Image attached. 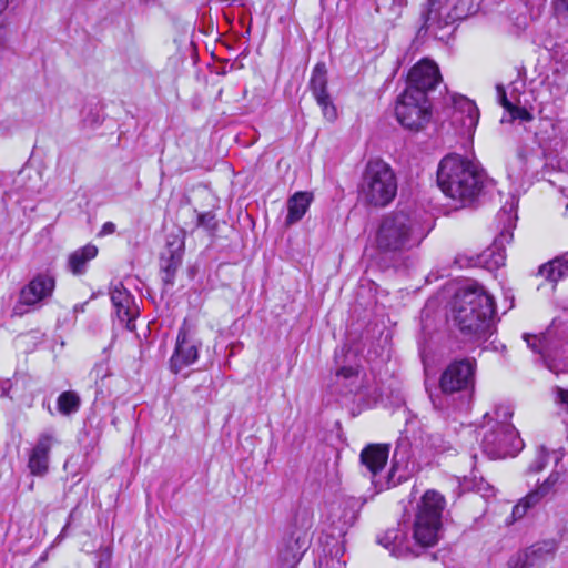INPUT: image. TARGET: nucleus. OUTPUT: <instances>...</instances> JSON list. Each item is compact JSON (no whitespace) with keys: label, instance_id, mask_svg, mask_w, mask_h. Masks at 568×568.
Returning a JSON list of instances; mask_svg holds the SVG:
<instances>
[{"label":"nucleus","instance_id":"9b49d317","mask_svg":"<svg viewBox=\"0 0 568 568\" xmlns=\"http://www.w3.org/2000/svg\"><path fill=\"white\" fill-rule=\"evenodd\" d=\"M498 219L505 223L504 229L489 247L477 254V264H479V267L488 271H495L505 264L506 253L504 245L511 241V231L515 227L510 212L503 210L498 214Z\"/></svg>","mask_w":568,"mask_h":568},{"label":"nucleus","instance_id":"7ed1b4c3","mask_svg":"<svg viewBox=\"0 0 568 568\" xmlns=\"http://www.w3.org/2000/svg\"><path fill=\"white\" fill-rule=\"evenodd\" d=\"M432 226L404 211L392 212L381 220L375 243L382 253H403L418 247Z\"/></svg>","mask_w":568,"mask_h":568},{"label":"nucleus","instance_id":"473e14b6","mask_svg":"<svg viewBox=\"0 0 568 568\" xmlns=\"http://www.w3.org/2000/svg\"><path fill=\"white\" fill-rule=\"evenodd\" d=\"M196 226L214 230L216 226L215 214L212 212L199 213Z\"/></svg>","mask_w":568,"mask_h":568},{"label":"nucleus","instance_id":"6ab92c4d","mask_svg":"<svg viewBox=\"0 0 568 568\" xmlns=\"http://www.w3.org/2000/svg\"><path fill=\"white\" fill-rule=\"evenodd\" d=\"M363 386V379L356 365H342L334 375L332 392L341 395L356 394Z\"/></svg>","mask_w":568,"mask_h":568},{"label":"nucleus","instance_id":"dca6fc26","mask_svg":"<svg viewBox=\"0 0 568 568\" xmlns=\"http://www.w3.org/2000/svg\"><path fill=\"white\" fill-rule=\"evenodd\" d=\"M562 481V474L559 470L551 471V474L538 486L537 489L528 493L514 506L513 517L515 519L524 517L530 507L537 505L542 498L554 494L557 486Z\"/></svg>","mask_w":568,"mask_h":568},{"label":"nucleus","instance_id":"b1692460","mask_svg":"<svg viewBox=\"0 0 568 568\" xmlns=\"http://www.w3.org/2000/svg\"><path fill=\"white\" fill-rule=\"evenodd\" d=\"M98 254V247L92 244L74 251L70 254L68 264L70 271L75 275H81L85 272L88 263L93 260Z\"/></svg>","mask_w":568,"mask_h":568},{"label":"nucleus","instance_id":"bb28decb","mask_svg":"<svg viewBox=\"0 0 568 568\" xmlns=\"http://www.w3.org/2000/svg\"><path fill=\"white\" fill-rule=\"evenodd\" d=\"M57 405L62 415H70L79 410L80 397L77 393L67 390L59 395Z\"/></svg>","mask_w":568,"mask_h":568},{"label":"nucleus","instance_id":"39448f33","mask_svg":"<svg viewBox=\"0 0 568 568\" xmlns=\"http://www.w3.org/2000/svg\"><path fill=\"white\" fill-rule=\"evenodd\" d=\"M397 193V182L390 166L382 160H371L358 186L359 199L367 205L384 207Z\"/></svg>","mask_w":568,"mask_h":568},{"label":"nucleus","instance_id":"a19ab883","mask_svg":"<svg viewBox=\"0 0 568 568\" xmlns=\"http://www.w3.org/2000/svg\"><path fill=\"white\" fill-rule=\"evenodd\" d=\"M13 384L10 381L1 382L0 384V396L1 397H11L10 390L12 389Z\"/></svg>","mask_w":568,"mask_h":568},{"label":"nucleus","instance_id":"37998d69","mask_svg":"<svg viewBox=\"0 0 568 568\" xmlns=\"http://www.w3.org/2000/svg\"><path fill=\"white\" fill-rule=\"evenodd\" d=\"M8 6V0H0V14L3 12V10Z\"/></svg>","mask_w":568,"mask_h":568},{"label":"nucleus","instance_id":"5701e85b","mask_svg":"<svg viewBox=\"0 0 568 568\" xmlns=\"http://www.w3.org/2000/svg\"><path fill=\"white\" fill-rule=\"evenodd\" d=\"M313 201L312 193L296 192L287 200L286 225H293L302 220Z\"/></svg>","mask_w":568,"mask_h":568},{"label":"nucleus","instance_id":"423d86ee","mask_svg":"<svg viewBox=\"0 0 568 568\" xmlns=\"http://www.w3.org/2000/svg\"><path fill=\"white\" fill-rule=\"evenodd\" d=\"M388 444H369L363 448L359 455L361 464L364 467V475H368L373 485L377 489H384L390 485H396L394 480L395 473L399 462H405L407 456V439L400 438L395 447L393 466L387 477H382L381 473L384 470L388 456Z\"/></svg>","mask_w":568,"mask_h":568},{"label":"nucleus","instance_id":"ddd939ff","mask_svg":"<svg viewBox=\"0 0 568 568\" xmlns=\"http://www.w3.org/2000/svg\"><path fill=\"white\" fill-rule=\"evenodd\" d=\"M377 542L396 558L417 557L423 548L415 539L412 540L408 537L406 529L400 527L386 530L377 538Z\"/></svg>","mask_w":568,"mask_h":568},{"label":"nucleus","instance_id":"f8f14e48","mask_svg":"<svg viewBox=\"0 0 568 568\" xmlns=\"http://www.w3.org/2000/svg\"><path fill=\"white\" fill-rule=\"evenodd\" d=\"M440 80L438 65L428 59H423L410 69L405 91H412L416 95L420 92L427 97Z\"/></svg>","mask_w":568,"mask_h":568},{"label":"nucleus","instance_id":"6e6552de","mask_svg":"<svg viewBox=\"0 0 568 568\" xmlns=\"http://www.w3.org/2000/svg\"><path fill=\"white\" fill-rule=\"evenodd\" d=\"M395 115L403 128L418 132L430 121L429 101L420 92L416 95L412 91H404L397 99Z\"/></svg>","mask_w":568,"mask_h":568},{"label":"nucleus","instance_id":"58836bf2","mask_svg":"<svg viewBox=\"0 0 568 568\" xmlns=\"http://www.w3.org/2000/svg\"><path fill=\"white\" fill-rule=\"evenodd\" d=\"M551 262L552 265H555L556 267H558L559 271H561L564 277H568V253L554 258Z\"/></svg>","mask_w":568,"mask_h":568},{"label":"nucleus","instance_id":"f257e3e1","mask_svg":"<svg viewBox=\"0 0 568 568\" xmlns=\"http://www.w3.org/2000/svg\"><path fill=\"white\" fill-rule=\"evenodd\" d=\"M494 315V297L478 283H467L456 292L452 316L464 335L487 339L493 334Z\"/></svg>","mask_w":568,"mask_h":568},{"label":"nucleus","instance_id":"7c9ffc66","mask_svg":"<svg viewBox=\"0 0 568 568\" xmlns=\"http://www.w3.org/2000/svg\"><path fill=\"white\" fill-rule=\"evenodd\" d=\"M454 263L459 268H468V267H479L477 264V254H468V253H458L454 260Z\"/></svg>","mask_w":568,"mask_h":568},{"label":"nucleus","instance_id":"393cba45","mask_svg":"<svg viewBox=\"0 0 568 568\" xmlns=\"http://www.w3.org/2000/svg\"><path fill=\"white\" fill-rule=\"evenodd\" d=\"M524 339L532 352L538 353L541 356L546 367L549 371L554 372L555 374L559 373L557 363L548 355V347L545 336L524 334Z\"/></svg>","mask_w":568,"mask_h":568},{"label":"nucleus","instance_id":"20e7f679","mask_svg":"<svg viewBox=\"0 0 568 568\" xmlns=\"http://www.w3.org/2000/svg\"><path fill=\"white\" fill-rule=\"evenodd\" d=\"M513 412L509 406L500 405L484 416L481 446L484 453L493 459L515 456L523 448L518 432L509 423Z\"/></svg>","mask_w":568,"mask_h":568},{"label":"nucleus","instance_id":"1a4fd4ad","mask_svg":"<svg viewBox=\"0 0 568 568\" xmlns=\"http://www.w3.org/2000/svg\"><path fill=\"white\" fill-rule=\"evenodd\" d=\"M476 361L463 358L450 363L442 373L439 386L443 393H468L474 388Z\"/></svg>","mask_w":568,"mask_h":568},{"label":"nucleus","instance_id":"a18cd8bd","mask_svg":"<svg viewBox=\"0 0 568 568\" xmlns=\"http://www.w3.org/2000/svg\"><path fill=\"white\" fill-rule=\"evenodd\" d=\"M333 525H337V526H338V521H337V523H336V521H333Z\"/></svg>","mask_w":568,"mask_h":568},{"label":"nucleus","instance_id":"c03bdc74","mask_svg":"<svg viewBox=\"0 0 568 568\" xmlns=\"http://www.w3.org/2000/svg\"><path fill=\"white\" fill-rule=\"evenodd\" d=\"M33 485H34V483H33V481L29 485V489H30V490H32V489H33Z\"/></svg>","mask_w":568,"mask_h":568},{"label":"nucleus","instance_id":"4468645a","mask_svg":"<svg viewBox=\"0 0 568 568\" xmlns=\"http://www.w3.org/2000/svg\"><path fill=\"white\" fill-rule=\"evenodd\" d=\"M310 88L317 104L322 108L325 119L334 121L337 118L336 108L327 92V69L325 63H317L311 75Z\"/></svg>","mask_w":568,"mask_h":568},{"label":"nucleus","instance_id":"0eeeda50","mask_svg":"<svg viewBox=\"0 0 568 568\" xmlns=\"http://www.w3.org/2000/svg\"><path fill=\"white\" fill-rule=\"evenodd\" d=\"M445 506V497L434 489L426 490L417 504L413 539L422 547H432L437 542Z\"/></svg>","mask_w":568,"mask_h":568},{"label":"nucleus","instance_id":"2eb2a0df","mask_svg":"<svg viewBox=\"0 0 568 568\" xmlns=\"http://www.w3.org/2000/svg\"><path fill=\"white\" fill-rule=\"evenodd\" d=\"M55 443L58 440L51 432H44L39 435L28 455V469L32 476L44 477L48 474L50 452Z\"/></svg>","mask_w":568,"mask_h":568},{"label":"nucleus","instance_id":"cd10ccee","mask_svg":"<svg viewBox=\"0 0 568 568\" xmlns=\"http://www.w3.org/2000/svg\"><path fill=\"white\" fill-rule=\"evenodd\" d=\"M425 445L437 454L453 449V443L440 433L428 434Z\"/></svg>","mask_w":568,"mask_h":568},{"label":"nucleus","instance_id":"f03ea898","mask_svg":"<svg viewBox=\"0 0 568 568\" xmlns=\"http://www.w3.org/2000/svg\"><path fill=\"white\" fill-rule=\"evenodd\" d=\"M485 173L479 165L458 154L445 156L437 170L443 193L463 206L471 204L484 187Z\"/></svg>","mask_w":568,"mask_h":568},{"label":"nucleus","instance_id":"2f4dec72","mask_svg":"<svg viewBox=\"0 0 568 568\" xmlns=\"http://www.w3.org/2000/svg\"><path fill=\"white\" fill-rule=\"evenodd\" d=\"M464 108L467 111V120L468 122L465 123L468 128L475 126L478 122L479 118V110L476 106V104L469 100L464 101Z\"/></svg>","mask_w":568,"mask_h":568},{"label":"nucleus","instance_id":"f3484780","mask_svg":"<svg viewBox=\"0 0 568 568\" xmlns=\"http://www.w3.org/2000/svg\"><path fill=\"white\" fill-rule=\"evenodd\" d=\"M184 242L179 237L168 241L166 248L161 255L162 282L165 288L174 285L178 270L182 264Z\"/></svg>","mask_w":568,"mask_h":568},{"label":"nucleus","instance_id":"aec40b11","mask_svg":"<svg viewBox=\"0 0 568 568\" xmlns=\"http://www.w3.org/2000/svg\"><path fill=\"white\" fill-rule=\"evenodd\" d=\"M307 538L304 532H292L280 549V561L282 568H294L302 559L307 549Z\"/></svg>","mask_w":568,"mask_h":568},{"label":"nucleus","instance_id":"a878e982","mask_svg":"<svg viewBox=\"0 0 568 568\" xmlns=\"http://www.w3.org/2000/svg\"><path fill=\"white\" fill-rule=\"evenodd\" d=\"M542 556V547L536 545L514 556L508 565L509 568H531L538 565Z\"/></svg>","mask_w":568,"mask_h":568},{"label":"nucleus","instance_id":"4be33fe9","mask_svg":"<svg viewBox=\"0 0 568 568\" xmlns=\"http://www.w3.org/2000/svg\"><path fill=\"white\" fill-rule=\"evenodd\" d=\"M363 505L364 500L362 498L346 496L341 499L338 505V510L341 511L338 516L339 531H343L355 524Z\"/></svg>","mask_w":568,"mask_h":568},{"label":"nucleus","instance_id":"c85d7f7f","mask_svg":"<svg viewBox=\"0 0 568 568\" xmlns=\"http://www.w3.org/2000/svg\"><path fill=\"white\" fill-rule=\"evenodd\" d=\"M548 458H549V453L544 447H540L537 450L535 459L528 466L527 473L528 474H537V473L541 471L548 464Z\"/></svg>","mask_w":568,"mask_h":568},{"label":"nucleus","instance_id":"c756f323","mask_svg":"<svg viewBox=\"0 0 568 568\" xmlns=\"http://www.w3.org/2000/svg\"><path fill=\"white\" fill-rule=\"evenodd\" d=\"M539 275L545 277L548 282L556 284L558 281L564 278L561 271L558 270L555 265H552V262H548L542 264L539 267Z\"/></svg>","mask_w":568,"mask_h":568},{"label":"nucleus","instance_id":"f704fd0d","mask_svg":"<svg viewBox=\"0 0 568 568\" xmlns=\"http://www.w3.org/2000/svg\"><path fill=\"white\" fill-rule=\"evenodd\" d=\"M551 6L556 17L568 19V0H552Z\"/></svg>","mask_w":568,"mask_h":568},{"label":"nucleus","instance_id":"a211bd4d","mask_svg":"<svg viewBox=\"0 0 568 568\" xmlns=\"http://www.w3.org/2000/svg\"><path fill=\"white\" fill-rule=\"evenodd\" d=\"M55 282L50 275L39 274L33 277L20 292V302L24 305H36L50 297Z\"/></svg>","mask_w":568,"mask_h":568},{"label":"nucleus","instance_id":"c9c22d12","mask_svg":"<svg viewBox=\"0 0 568 568\" xmlns=\"http://www.w3.org/2000/svg\"><path fill=\"white\" fill-rule=\"evenodd\" d=\"M436 4V0H428V6L429 8L427 9L426 12H423L422 13V19H423V26L420 29H426L428 30L434 21H435V18L433 17V7ZM422 30H419L420 32Z\"/></svg>","mask_w":568,"mask_h":568},{"label":"nucleus","instance_id":"e433bc0d","mask_svg":"<svg viewBox=\"0 0 568 568\" xmlns=\"http://www.w3.org/2000/svg\"><path fill=\"white\" fill-rule=\"evenodd\" d=\"M407 6V0H392L389 12L393 19L402 16L404 8Z\"/></svg>","mask_w":568,"mask_h":568},{"label":"nucleus","instance_id":"4c0bfd02","mask_svg":"<svg viewBox=\"0 0 568 568\" xmlns=\"http://www.w3.org/2000/svg\"><path fill=\"white\" fill-rule=\"evenodd\" d=\"M497 100L508 111L513 108V103L508 100L505 88L501 84L496 85Z\"/></svg>","mask_w":568,"mask_h":568},{"label":"nucleus","instance_id":"ea45409f","mask_svg":"<svg viewBox=\"0 0 568 568\" xmlns=\"http://www.w3.org/2000/svg\"><path fill=\"white\" fill-rule=\"evenodd\" d=\"M556 398L568 412V389L557 387Z\"/></svg>","mask_w":568,"mask_h":568},{"label":"nucleus","instance_id":"9d476101","mask_svg":"<svg viewBox=\"0 0 568 568\" xmlns=\"http://www.w3.org/2000/svg\"><path fill=\"white\" fill-rule=\"evenodd\" d=\"M201 346L202 342L195 329L184 320L178 332L175 348L170 359L172 372L178 374L183 368L194 364L199 358Z\"/></svg>","mask_w":568,"mask_h":568},{"label":"nucleus","instance_id":"412c9836","mask_svg":"<svg viewBox=\"0 0 568 568\" xmlns=\"http://www.w3.org/2000/svg\"><path fill=\"white\" fill-rule=\"evenodd\" d=\"M110 297L118 318L130 328V323L134 320L136 314L133 296L123 284L119 282L112 286Z\"/></svg>","mask_w":568,"mask_h":568},{"label":"nucleus","instance_id":"79ce46f5","mask_svg":"<svg viewBox=\"0 0 568 568\" xmlns=\"http://www.w3.org/2000/svg\"><path fill=\"white\" fill-rule=\"evenodd\" d=\"M115 232V224L113 222H105L99 232L100 236L109 235Z\"/></svg>","mask_w":568,"mask_h":568},{"label":"nucleus","instance_id":"72a5a7b5","mask_svg":"<svg viewBox=\"0 0 568 568\" xmlns=\"http://www.w3.org/2000/svg\"><path fill=\"white\" fill-rule=\"evenodd\" d=\"M508 112L510 114L511 120L518 119L524 122H529L532 120L531 113L525 108L513 105V108H510Z\"/></svg>","mask_w":568,"mask_h":568}]
</instances>
